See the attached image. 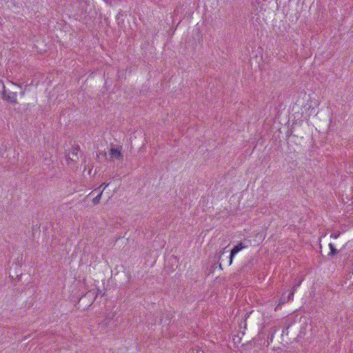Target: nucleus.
Wrapping results in <instances>:
<instances>
[{"mask_svg":"<svg viewBox=\"0 0 353 353\" xmlns=\"http://www.w3.org/2000/svg\"><path fill=\"white\" fill-rule=\"evenodd\" d=\"M1 97L2 99L12 104H15L17 103V92H7L6 90V87L3 85V90L1 92Z\"/></svg>","mask_w":353,"mask_h":353,"instance_id":"nucleus-1","label":"nucleus"},{"mask_svg":"<svg viewBox=\"0 0 353 353\" xmlns=\"http://www.w3.org/2000/svg\"><path fill=\"white\" fill-rule=\"evenodd\" d=\"M246 248L242 243H239L238 245H235L230 252V255L229 256L228 265H231L232 263L233 258L235 254H236L239 252H240L242 249Z\"/></svg>","mask_w":353,"mask_h":353,"instance_id":"nucleus-2","label":"nucleus"},{"mask_svg":"<svg viewBox=\"0 0 353 353\" xmlns=\"http://www.w3.org/2000/svg\"><path fill=\"white\" fill-rule=\"evenodd\" d=\"M110 156L112 159H122L123 155L121 152V147H112L110 150Z\"/></svg>","mask_w":353,"mask_h":353,"instance_id":"nucleus-3","label":"nucleus"},{"mask_svg":"<svg viewBox=\"0 0 353 353\" xmlns=\"http://www.w3.org/2000/svg\"><path fill=\"white\" fill-rule=\"evenodd\" d=\"M299 285V284H297V285L293 286L292 291L290 292V293L289 294V295L288 296V297L286 299L287 301H292L293 299L294 292L296 290V287Z\"/></svg>","mask_w":353,"mask_h":353,"instance_id":"nucleus-4","label":"nucleus"},{"mask_svg":"<svg viewBox=\"0 0 353 353\" xmlns=\"http://www.w3.org/2000/svg\"><path fill=\"white\" fill-rule=\"evenodd\" d=\"M103 190H99L98 194L93 199L92 202L94 204H97L99 202L101 195L103 194Z\"/></svg>","mask_w":353,"mask_h":353,"instance_id":"nucleus-5","label":"nucleus"},{"mask_svg":"<svg viewBox=\"0 0 353 353\" xmlns=\"http://www.w3.org/2000/svg\"><path fill=\"white\" fill-rule=\"evenodd\" d=\"M114 317V313H110L105 318V324L106 325H108L109 324V323L113 319V318Z\"/></svg>","mask_w":353,"mask_h":353,"instance_id":"nucleus-6","label":"nucleus"},{"mask_svg":"<svg viewBox=\"0 0 353 353\" xmlns=\"http://www.w3.org/2000/svg\"><path fill=\"white\" fill-rule=\"evenodd\" d=\"M329 247L330 248V255H335L338 252V250L334 248L332 243H330Z\"/></svg>","mask_w":353,"mask_h":353,"instance_id":"nucleus-7","label":"nucleus"},{"mask_svg":"<svg viewBox=\"0 0 353 353\" xmlns=\"http://www.w3.org/2000/svg\"><path fill=\"white\" fill-rule=\"evenodd\" d=\"M285 302H288L287 301V299L285 298V297H281L280 299H279V303L277 305V306L275 307V310H277V308L281 306V305L284 304Z\"/></svg>","mask_w":353,"mask_h":353,"instance_id":"nucleus-8","label":"nucleus"},{"mask_svg":"<svg viewBox=\"0 0 353 353\" xmlns=\"http://www.w3.org/2000/svg\"><path fill=\"white\" fill-rule=\"evenodd\" d=\"M171 319H172V317L170 316H167L165 319H160V322H161V323L169 324V323L170 322Z\"/></svg>","mask_w":353,"mask_h":353,"instance_id":"nucleus-9","label":"nucleus"},{"mask_svg":"<svg viewBox=\"0 0 353 353\" xmlns=\"http://www.w3.org/2000/svg\"><path fill=\"white\" fill-rule=\"evenodd\" d=\"M108 185H109V183H103L97 189H96L94 191L101 190V188H103L102 190H104Z\"/></svg>","mask_w":353,"mask_h":353,"instance_id":"nucleus-10","label":"nucleus"},{"mask_svg":"<svg viewBox=\"0 0 353 353\" xmlns=\"http://www.w3.org/2000/svg\"><path fill=\"white\" fill-rule=\"evenodd\" d=\"M99 154L104 157H106V152H99Z\"/></svg>","mask_w":353,"mask_h":353,"instance_id":"nucleus-11","label":"nucleus"},{"mask_svg":"<svg viewBox=\"0 0 353 353\" xmlns=\"http://www.w3.org/2000/svg\"><path fill=\"white\" fill-rule=\"evenodd\" d=\"M338 236H339V234H334V239H336V238L338 237Z\"/></svg>","mask_w":353,"mask_h":353,"instance_id":"nucleus-12","label":"nucleus"},{"mask_svg":"<svg viewBox=\"0 0 353 353\" xmlns=\"http://www.w3.org/2000/svg\"><path fill=\"white\" fill-rule=\"evenodd\" d=\"M72 154H75V156H77V152H73Z\"/></svg>","mask_w":353,"mask_h":353,"instance_id":"nucleus-13","label":"nucleus"},{"mask_svg":"<svg viewBox=\"0 0 353 353\" xmlns=\"http://www.w3.org/2000/svg\"><path fill=\"white\" fill-rule=\"evenodd\" d=\"M219 267H220L221 269H222V268H221V263H219Z\"/></svg>","mask_w":353,"mask_h":353,"instance_id":"nucleus-14","label":"nucleus"}]
</instances>
